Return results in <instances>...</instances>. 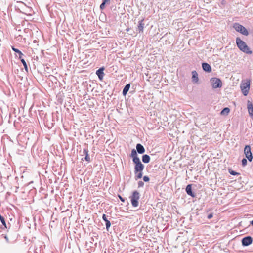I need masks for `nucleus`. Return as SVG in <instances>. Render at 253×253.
I'll return each instance as SVG.
<instances>
[{"label": "nucleus", "mask_w": 253, "mask_h": 253, "mask_svg": "<svg viewBox=\"0 0 253 253\" xmlns=\"http://www.w3.org/2000/svg\"><path fill=\"white\" fill-rule=\"evenodd\" d=\"M247 108H248V112H249L250 116L251 117H253V105L252 102H251L249 100H248V102H247Z\"/></svg>", "instance_id": "ddd939ff"}, {"label": "nucleus", "mask_w": 253, "mask_h": 253, "mask_svg": "<svg viewBox=\"0 0 253 253\" xmlns=\"http://www.w3.org/2000/svg\"><path fill=\"white\" fill-rule=\"evenodd\" d=\"M144 169V165L142 163L138 164L134 166L135 179L136 180L142 177Z\"/></svg>", "instance_id": "f03ea898"}, {"label": "nucleus", "mask_w": 253, "mask_h": 253, "mask_svg": "<svg viewBox=\"0 0 253 253\" xmlns=\"http://www.w3.org/2000/svg\"><path fill=\"white\" fill-rule=\"evenodd\" d=\"M247 160L246 158H243L242 160V165L243 167H245L247 165Z\"/></svg>", "instance_id": "393cba45"}, {"label": "nucleus", "mask_w": 253, "mask_h": 253, "mask_svg": "<svg viewBox=\"0 0 253 253\" xmlns=\"http://www.w3.org/2000/svg\"><path fill=\"white\" fill-rule=\"evenodd\" d=\"M250 81H247L241 85V89L242 93L244 96H247L250 90Z\"/></svg>", "instance_id": "0eeeda50"}, {"label": "nucleus", "mask_w": 253, "mask_h": 253, "mask_svg": "<svg viewBox=\"0 0 253 253\" xmlns=\"http://www.w3.org/2000/svg\"><path fill=\"white\" fill-rule=\"evenodd\" d=\"M102 219L105 222V225L106 227L107 230L108 231L109 228L111 226V222L110 221H109L107 218L106 214H103L102 215Z\"/></svg>", "instance_id": "f3484780"}, {"label": "nucleus", "mask_w": 253, "mask_h": 253, "mask_svg": "<svg viewBox=\"0 0 253 253\" xmlns=\"http://www.w3.org/2000/svg\"><path fill=\"white\" fill-rule=\"evenodd\" d=\"M102 2L106 4H109L110 0H102Z\"/></svg>", "instance_id": "2f4dec72"}, {"label": "nucleus", "mask_w": 253, "mask_h": 253, "mask_svg": "<svg viewBox=\"0 0 253 253\" xmlns=\"http://www.w3.org/2000/svg\"><path fill=\"white\" fill-rule=\"evenodd\" d=\"M105 5H106V4H105L104 3H103L102 2V3L100 5V9L101 10H103L105 7Z\"/></svg>", "instance_id": "c85d7f7f"}, {"label": "nucleus", "mask_w": 253, "mask_h": 253, "mask_svg": "<svg viewBox=\"0 0 253 253\" xmlns=\"http://www.w3.org/2000/svg\"><path fill=\"white\" fill-rule=\"evenodd\" d=\"M230 112V109L228 107L223 108L220 112V114L222 115H227Z\"/></svg>", "instance_id": "412c9836"}, {"label": "nucleus", "mask_w": 253, "mask_h": 253, "mask_svg": "<svg viewBox=\"0 0 253 253\" xmlns=\"http://www.w3.org/2000/svg\"><path fill=\"white\" fill-rule=\"evenodd\" d=\"M130 84L129 83V84H126L125 87H124L123 89V91H122V94L124 95V96H126V94H127V93L128 92L129 88H130Z\"/></svg>", "instance_id": "a211bd4d"}, {"label": "nucleus", "mask_w": 253, "mask_h": 253, "mask_svg": "<svg viewBox=\"0 0 253 253\" xmlns=\"http://www.w3.org/2000/svg\"><path fill=\"white\" fill-rule=\"evenodd\" d=\"M185 191L188 195L192 197H195L196 194L192 191V184L187 185L185 188Z\"/></svg>", "instance_id": "9b49d317"}, {"label": "nucleus", "mask_w": 253, "mask_h": 253, "mask_svg": "<svg viewBox=\"0 0 253 253\" xmlns=\"http://www.w3.org/2000/svg\"><path fill=\"white\" fill-rule=\"evenodd\" d=\"M85 160L87 162H90V158L88 154H86L84 158Z\"/></svg>", "instance_id": "cd10ccee"}, {"label": "nucleus", "mask_w": 253, "mask_h": 253, "mask_svg": "<svg viewBox=\"0 0 253 253\" xmlns=\"http://www.w3.org/2000/svg\"><path fill=\"white\" fill-rule=\"evenodd\" d=\"M137 152L134 149L131 150L130 157L132 158L133 163L135 165L142 163L139 158L138 157Z\"/></svg>", "instance_id": "423d86ee"}, {"label": "nucleus", "mask_w": 253, "mask_h": 253, "mask_svg": "<svg viewBox=\"0 0 253 253\" xmlns=\"http://www.w3.org/2000/svg\"><path fill=\"white\" fill-rule=\"evenodd\" d=\"M236 44L238 48L243 52L247 54H251L252 53V51L250 50L246 43L239 37H237L236 39Z\"/></svg>", "instance_id": "f257e3e1"}, {"label": "nucleus", "mask_w": 253, "mask_h": 253, "mask_svg": "<svg viewBox=\"0 0 253 253\" xmlns=\"http://www.w3.org/2000/svg\"><path fill=\"white\" fill-rule=\"evenodd\" d=\"M11 48L13 51H14L17 54H18L19 58H21L24 55L21 51H20L18 49L15 48L14 46H12Z\"/></svg>", "instance_id": "aec40b11"}, {"label": "nucleus", "mask_w": 253, "mask_h": 253, "mask_svg": "<svg viewBox=\"0 0 253 253\" xmlns=\"http://www.w3.org/2000/svg\"><path fill=\"white\" fill-rule=\"evenodd\" d=\"M129 198L132 206L137 207L139 205L138 200L140 199V193L136 190L134 191Z\"/></svg>", "instance_id": "7ed1b4c3"}, {"label": "nucleus", "mask_w": 253, "mask_h": 253, "mask_svg": "<svg viewBox=\"0 0 253 253\" xmlns=\"http://www.w3.org/2000/svg\"><path fill=\"white\" fill-rule=\"evenodd\" d=\"M144 183L142 181H138V188L143 187L144 186Z\"/></svg>", "instance_id": "a878e982"}, {"label": "nucleus", "mask_w": 253, "mask_h": 253, "mask_svg": "<svg viewBox=\"0 0 253 253\" xmlns=\"http://www.w3.org/2000/svg\"><path fill=\"white\" fill-rule=\"evenodd\" d=\"M86 154H88V151L87 149L84 148L83 149V154L85 155Z\"/></svg>", "instance_id": "c756f323"}, {"label": "nucleus", "mask_w": 253, "mask_h": 253, "mask_svg": "<svg viewBox=\"0 0 253 253\" xmlns=\"http://www.w3.org/2000/svg\"><path fill=\"white\" fill-rule=\"evenodd\" d=\"M104 68L102 67L98 69L96 72V74L97 75L100 81H102L103 79L104 76Z\"/></svg>", "instance_id": "9d476101"}, {"label": "nucleus", "mask_w": 253, "mask_h": 253, "mask_svg": "<svg viewBox=\"0 0 253 253\" xmlns=\"http://www.w3.org/2000/svg\"><path fill=\"white\" fill-rule=\"evenodd\" d=\"M202 67L203 68V70L206 72L210 73L211 71V66L210 65V64H209L207 63H202Z\"/></svg>", "instance_id": "f8f14e48"}, {"label": "nucleus", "mask_w": 253, "mask_h": 253, "mask_svg": "<svg viewBox=\"0 0 253 253\" xmlns=\"http://www.w3.org/2000/svg\"><path fill=\"white\" fill-rule=\"evenodd\" d=\"M228 172L231 175H240V173L238 172H237L233 170H232L231 169H228Z\"/></svg>", "instance_id": "b1692460"}, {"label": "nucleus", "mask_w": 253, "mask_h": 253, "mask_svg": "<svg viewBox=\"0 0 253 253\" xmlns=\"http://www.w3.org/2000/svg\"><path fill=\"white\" fill-rule=\"evenodd\" d=\"M57 29H59V28H60V25H59V24L57 26Z\"/></svg>", "instance_id": "f704fd0d"}, {"label": "nucleus", "mask_w": 253, "mask_h": 253, "mask_svg": "<svg viewBox=\"0 0 253 253\" xmlns=\"http://www.w3.org/2000/svg\"><path fill=\"white\" fill-rule=\"evenodd\" d=\"M143 180L144 182H149L150 180V178L148 176H144L143 177Z\"/></svg>", "instance_id": "bb28decb"}, {"label": "nucleus", "mask_w": 253, "mask_h": 253, "mask_svg": "<svg viewBox=\"0 0 253 253\" xmlns=\"http://www.w3.org/2000/svg\"><path fill=\"white\" fill-rule=\"evenodd\" d=\"M210 82L213 89L220 88L222 87V81L219 78L216 77H212L210 79Z\"/></svg>", "instance_id": "20e7f679"}, {"label": "nucleus", "mask_w": 253, "mask_h": 253, "mask_svg": "<svg viewBox=\"0 0 253 253\" xmlns=\"http://www.w3.org/2000/svg\"><path fill=\"white\" fill-rule=\"evenodd\" d=\"M136 151L139 154H142L144 153L145 151V148L142 144H141L140 143L137 144L136 146Z\"/></svg>", "instance_id": "2eb2a0df"}, {"label": "nucleus", "mask_w": 253, "mask_h": 253, "mask_svg": "<svg viewBox=\"0 0 253 253\" xmlns=\"http://www.w3.org/2000/svg\"><path fill=\"white\" fill-rule=\"evenodd\" d=\"M56 97L57 98V101L58 102V103L62 104V103L63 102V99L62 98V94H61V93H59V94H58L56 95Z\"/></svg>", "instance_id": "5701e85b"}, {"label": "nucleus", "mask_w": 253, "mask_h": 253, "mask_svg": "<svg viewBox=\"0 0 253 253\" xmlns=\"http://www.w3.org/2000/svg\"><path fill=\"white\" fill-rule=\"evenodd\" d=\"M199 81L198 74L196 71L192 72V81L194 83H197Z\"/></svg>", "instance_id": "dca6fc26"}, {"label": "nucleus", "mask_w": 253, "mask_h": 253, "mask_svg": "<svg viewBox=\"0 0 253 253\" xmlns=\"http://www.w3.org/2000/svg\"><path fill=\"white\" fill-rule=\"evenodd\" d=\"M142 160L144 163H148L150 161V157L147 154L143 155L142 157Z\"/></svg>", "instance_id": "6ab92c4d"}, {"label": "nucleus", "mask_w": 253, "mask_h": 253, "mask_svg": "<svg viewBox=\"0 0 253 253\" xmlns=\"http://www.w3.org/2000/svg\"><path fill=\"white\" fill-rule=\"evenodd\" d=\"M250 224H251L252 226H253V220L250 221Z\"/></svg>", "instance_id": "72a5a7b5"}, {"label": "nucleus", "mask_w": 253, "mask_h": 253, "mask_svg": "<svg viewBox=\"0 0 253 253\" xmlns=\"http://www.w3.org/2000/svg\"><path fill=\"white\" fill-rule=\"evenodd\" d=\"M213 217V214L210 213L208 215V219H211Z\"/></svg>", "instance_id": "473e14b6"}, {"label": "nucleus", "mask_w": 253, "mask_h": 253, "mask_svg": "<svg viewBox=\"0 0 253 253\" xmlns=\"http://www.w3.org/2000/svg\"><path fill=\"white\" fill-rule=\"evenodd\" d=\"M118 197H119V198L120 199V200L122 202H125V200H126L125 198H123V197H122L121 195H118Z\"/></svg>", "instance_id": "7c9ffc66"}, {"label": "nucleus", "mask_w": 253, "mask_h": 253, "mask_svg": "<svg viewBox=\"0 0 253 253\" xmlns=\"http://www.w3.org/2000/svg\"><path fill=\"white\" fill-rule=\"evenodd\" d=\"M233 28L238 32L242 34L247 36L249 35V32L247 29L239 23H235L233 25Z\"/></svg>", "instance_id": "39448f33"}, {"label": "nucleus", "mask_w": 253, "mask_h": 253, "mask_svg": "<svg viewBox=\"0 0 253 253\" xmlns=\"http://www.w3.org/2000/svg\"><path fill=\"white\" fill-rule=\"evenodd\" d=\"M244 153L246 158L250 161L251 162L253 159V155L251 151V147L250 145H246L244 148Z\"/></svg>", "instance_id": "6e6552de"}, {"label": "nucleus", "mask_w": 253, "mask_h": 253, "mask_svg": "<svg viewBox=\"0 0 253 253\" xmlns=\"http://www.w3.org/2000/svg\"><path fill=\"white\" fill-rule=\"evenodd\" d=\"M241 242L243 246H248L252 243L253 238L251 236H248L244 237Z\"/></svg>", "instance_id": "1a4fd4ad"}, {"label": "nucleus", "mask_w": 253, "mask_h": 253, "mask_svg": "<svg viewBox=\"0 0 253 253\" xmlns=\"http://www.w3.org/2000/svg\"><path fill=\"white\" fill-rule=\"evenodd\" d=\"M144 19L143 18L142 20H140L138 22V25L137 27L138 31H139V33H143L144 30Z\"/></svg>", "instance_id": "4468645a"}, {"label": "nucleus", "mask_w": 253, "mask_h": 253, "mask_svg": "<svg viewBox=\"0 0 253 253\" xmlns=\"http://www.w3.org/2000/svg\"><path fill=\"white\" fill-rule=\"evenodd\" d=\"M65 186H66V184H64V187H65Z\"/></svg>", "instance_id": "c9c22d12"}, {"label": "nucleus", "mask_w": 253, "mask_h": 253, "mask_svg": "<svg viewBox=\"0 0 253 253\" xmlns=\"http://www.w3.org/2000/svg\"><path fill=\"white\" fill-rule=\"evenodd\" d=\"M20 59L24 66V69L27 72H28V66L25 60L23 58H22V57Z\"/></svg>", "instance_id": "4be33fe9"}]
</instances>
